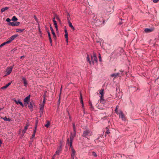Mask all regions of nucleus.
Wrapping results in <instances>:
<instances>
[{
    "label": "nucleus",
    "mask_w": 159,
    "mask_h": 159,
    "mask_svg": "<svg viewBox=\"0 0 159 159\" xmlns=\"http://www.w3.org/2000/svg\"><path fill=\"white\" fill-rule=\"evenodd\" d=\"M22 79L23 80L24 86L25 87H26L28 84V82L26 81V79L25 77H23L22 78Z\"/></svg>",
    "instance_id": "obj_14"
},
{
    "label": "nucleus",
    "mask_w": 159,
    "mask_h": 159,
    "mask_svg": "<svg viewBox=\"0 0 159 159\" xmlns=\"http://www.w3.org/2000/svg\"><path fill=\"white\" fill-rule=\"evenodd\" d=\"M67 21L68 22L69 20V21H70V15L69 13H68L67 14Z\"/></svg>",
    "instance_id": "obj_30"
},
{
    "label": "nucleus",
    "mask_w": 159,
    "mask_h": 159,
    "mask_svg": "<svg viewBox=\"0 0 159 159\" xmlns=\"http://www.w3.org/2000/svg\"><path fill=\"white\" fill-rule=\"evenodd\" d=\"M2 143V141L0 140V146H1Z\"/></svg>",
    "instance_id": "obj_53"
},
{
    "label": "nucleus",
    "mask_w": 159,
    "mask_h": 159,
    "mask_svg": "<svg viewBox=\"0 0 159 159\" xmlns=\"http://www.w3.org/2000/svg\"><path fill=\"white\" fill-rule=\"evenodd\" d=\"M20 24V22L17 21L10 22L9 24V25H11L13 26H18Z\"/></svg>",
    "instance_id": "obj_8"
},
{
    "label": "nucleus",
    "mask_w": 159,
    "mask_h": 159,
    "mask_svg": "<svg viewBox=\"0 0 159 159\" xmlns=\"http://www.w3.org/2000/svg\"><path fill=\"white\" fill-rule=\"evenodd\" d=\"M18 35L17 34H15L10 37L8 39V40L7 41L9 43H11L13 40H14L16 37L18 36Z\"/></svg>",
    "instance_id": "obj_6"
},
{
    "label": "nucleus",
    "mask_w": 159,
    "mask_h": 159,
    "mask_svg": "<svg viewBox=\"0 0 159 159\" xmlns=\"http://www.w3.org/2000/svg\"><path fill=\"white\" fill-rule=\"evenodd\" d=\"M53 22L54 24L57 23V22L55 20H53Z\"/></svg>",
    "instance_id": "obj_50"
},
{
    "label": "nucleus",
    "mask_w": 159,
    "mask_h": 159,
    "mask_svg": "<svg viewBox=\"0 0 159 159\" xmlns=\"http://www.w3.org/2000/svg\"><path fill=\"white\" fill-rule=\"evenodd\" d=\"M14 101L17 104H20L22 107H24V105L23 103L20 101V99L16 100L15 99H14Z\"/></svg>",
    "instance_id": "obj_10"
},
{
    "label": "nucleus",
    "mask_w": 159,
    "mask_h": 159,
    "mask_svg": "<svg viewBox=\"0 0 159 159\" xmlns=\"http://www.w3.org/2000/svg\"><path fill=\"white\" fill-rule=\"evenodd\" d=\"M49 40H50V43H51L52 42V41L51 37H49Z\"/></svg>",
    "instance_id": "obj_45"
},
{
    "label": "nucleus",
    "mask_w": 159,
    "mask_h": 159,
    "mask_svg": "<svg viewBox=\"0 0 159 159\" xmlns=\"http://www.w3.org/2000/svg\"><path fill=\"white\" fill-rule=\"evenodd\" d=\"M103 91H104L103 89H102L100 90V92H99V93H100V94L101 95V96H100V97H103V95H104Z\"/></svg>",
    "instance_id": "obj_21"
},
{
    "label": "nucleus",
    "mask_w": 159,
    "mask_h": 159,
    "mask_svg": "<svg viewBox=\"0 0 159 159\" xmlns=\"http://www.w3.org/2000/svg\"><path fill=\"white\" fill-rule=\"evenodd\" d=\"M35 136V133H33L32 135V137L33 138Z\"/></svg>",
    "instance_id": "obj_47"
},
{
    "label": "nucleus",
    "mask_w": 159,
    "mask_h": 159,
    "mask_svg": "<svg viewBox=\"0 0 159 159\" xmlns=\"http://www.w3.org/2000/svg\"><path fill=\"white\" fill-rule=\"evenodd\" d=\"M50 122L49 121H48L47 124L45 125V126L47 127H48L50 125Z\"/></svg>",
    "instance_id": "obj_32"
},
{
    "label": "nucleus",
    "mask_w": 159,
    "mask_h": 159,
    "mask_svg": "<svg viewBox=\"0 0 159 159\" xmlns=\"http://www.w3.org/2000/svg\"><path fill=\"white\" fill-rule=\"evenodd\" d=\"M92 155L95 157L97 156V155L96 153L94 152H92Z\"/></svg>",
    "instance_id": "obj_34"
},
{
    "label": "nucleus",
    "mask_w": 159,
    "mask_h": 159,
    "mask_svg": "<svg viewBox=\"0 0 159 159\" xmlns=\"http://www.w3.org/2000/svg\"><path fill=\"white\" fill-rule=\"evenodd\" d=\"M72 125H73L74 132L75 133H76V128H75V124L74 123H73Z\"/></svg>",
    "instance_id": "obj_26"
},
{
    "label": "nucleus",
    "mask_w": 159,
    "mask_h": 159,
    "mask_svg": "<svg viewBox=\"0 0 159 159\" xmlns=\"http://www.w3.org/2000/svg\"><path fill=\"white\" fill-rule=\"evenodd\" d=\"M99 61H101V56H100V55L99 56Z\"/></svg>",
    "instance_id": "obj_48"
},
{
    "label": "nucleus",
    "mask_w": 159,
    "mask_h": 159,
    "mask_svg": "<svg viewBox=\"0 0 159 159\" xmlns=\"http://www.w3.org/2000/svg\"><path fill=\"white\" fill-rule=\"evenodd\" d=\"M50 29H51V32H52V34H53V35L54 36H55V33L54 31V30H53V29H52V27H50Z\"/></svg>",
    "instance_id": "obj_28"
},
{
    "label": "nucleus",
    "mask_w": 159,
    "mask_h": 159,
    "mask_svg": "<svg viewBox=\"0 0 159 159\" xmlns=\"http://www.w3.org/2000/svg\"><path fill=\"white\" fill-rule=\"evenodd\" d=\"M44 104H43V105H42L40 106V111L41 114L43 113V109H44Z\"/></svg>",
    "instance_id": "obj_20"
},
{
    "label": "nucleus",
    "mask_w": 159,
    "mask_h": 159,
    "mask_svg": "<svg viewBox=\"0 0 159 159\" xmlns=\"http://www.w3.org/2000/svg\"><path fill=\"white\" fill-rule=\"evenodd\" d=\"M76 133H74L73 134L72 133H71V135L70 138V140L69 141V139H68L67 141V144H69L70 147H71L72 146V143L74 137L75 136Z\"/></svg>",
    "instance_id": "obj_3"
},
{
    "label": "nucleus",
    "mask_w": 159,
    "mask_h": 159,
    "mask_svg": "<svg viewBox=\"0 0 159 159\" xmlns=\"http://www.w3.org/2000/svg\"><path fill=\"white\" fill-rule=\"evenodd\" d=\"M159 1V0H153V2L154 3H157Z\"/></svg>",
    "instance_id": "obj_40"
},
{
    "label": "nucleus",
    "mask_w": 159,
    "mask_h": 159,
    "mask_svg": "<svg viewBox=\"0 0 159 159\" xmlns=\"http://www.w3.org/2000/svg\"><path fill=\"white\" fill-rule=\"evenodd\" d=\"M30 97V95H29V96L26 97L24 100V102H27V103L29 102Z\"/></svg>",
    "instance_id": "obj_13"
},
{
    "label": "nucleus",
    "mask_w": 159,
    "mask_h": 159,
    "mask_svg": "<svg viewBox=\"0 0 159 159\" xmlns=\"http://www.w3.org/2000/svg\"><path fill=\"white\" fill-rule=\"evenodd\" d=\"M24 57V56H22L20 57V58H22L23 57Z\"/></svg>",
    "instance_id": "obj_55"
},
{
    "label": "nucleus",
    "mask_w": 159,
    "mask_h": 159,
    "mask_svg": "<svg viewBox=\"0 0 159 159\" xmlns=\"http://www.w3.org/2000/svg\"><path fill=\"white\" fill-rule=\"evenodd\" d=\"M8 9V7H5L4 8H2L1 9V12L2 13L4 11H5L6 10H7Z\"/></svg>",
    "instance_id": "obj_23"
},
{
    "label": "nucleus",
    "mask_w": 159,
    "mask_h": 159,
    "mask_svg": "<svg viewBox=\"0 0 159 159\" xmlns=\"http://www.w3.org/2000/svg\"><path fill=\"white\" fill-rule=\"evenodd\" d=\"M123 71L120 70L117 73L111 74L110 75V77L113 78V79H114L117 77H121L123 75Z\"/></svg>",
    "instance_id": "obj_2"
},
{
    "label": "nucleus",
    "mask_w": 159,
    "mask_h": 159,
    "mask_svg": "<svg viewBox=\"0 0 159 159\" xmlns=\"http://www.w3.org/2000/svg\"><path fill=\"white\" fill-rule=\"evenodd\" d=\"M122 24V23L121 22H120V23H119V24L120 25H121Z\"/></svg>",
    "instance_id": "obj_58"
},
{
    "label": "nucleus",
    "mask_w": 159,
    "mask_h": 159,
    "mask_svg": "<svg viewBox=\"0 0 159 159\" xmlns=\"http://www.w3.org/2000/svg\"><path fill=\"white\" fill-rule=\"evenodd\" d=\"M28 125H26L25 126L24 129L22 131V134L23 135H24V134L25 133L27 129H28Z\"/></svg>",
    "instance_id": "obj_18"
},
{
    "label": "nucleus",
    "mask_w": 159,
    "mask_h": 159,
    "mask_svg": "<svg viewBox=\"0 0 159 159\" xmlns=\"http://www.w3.org/2000/svg\"><path fill=\"white\" fill-rule=\"evenodd\" d=\"M56 155V154L55 153L54 154V155L52 157V159H54L55 158Z\"/></svg>",
    "instance_id": "obj_42"
},
{
    "label": "nucleus",
    "mask_w": 159,
    "mask_h": 159,
    "mask_svg": "<svg viewBox=\"0 0 159 159\" xmlns=\"http://www.w3.org/2000/svg\"><path fill=\"white\" fill-rule=\"evenodd\" d=\"M34 19H35V20L37 21H38V19H37V18L36 17V16H34Z\"/></svg>",
    "instance_id": "obj_43"
},
{
    "label": "nucleus",
    "mask_w": 159,
    "mask_h": 159,
    "mask_svg": "<svg viewBox=\"0 0 159 159\" xmlns=\"http://www.w3.org/2000/svg\"><path fill=\"white\" fill-rule=\"evenodd\" d=\"M75 153H72L71 156L72 158H74V157L75 156Z\"/></svg>",
    "instance_id": "obj_41"
},
{
    "label": "nucleus",
    "mask_w": 159,
    "mask_h": 159,
    "mask_svg": "<svg viewBox=\"0 0 159 159\" xmlns=\"http://www.w3.org/2000/svg\"><path fill=\"white\" fill-rule=\"evenodd\" d=\"M53 20H55V18L54 17L53 18Z\"/></svg>",
    "instance_id": "obj_61"
},
{
    "label": "nucleus",
    "mask_w": 159,
    "mask_h": 159,
    "mask_svg": "<svg viewBox=\"0 0 159 159\" xmlns=\"http://www.w3.org/2000/svg\"><path fill=\"white\" fill-rule=\"evenodd\" d=\"M154 30V29L152 28H145L144 30V31L147 33H148L151 32L152 31Z\"/></svg>",
    "instance_id": "obj_11"
},
{
    "label": "nucleus",
    "mask_w": 159,
    "mask_h": 159,
    "mask_svg": "<svg viewBox=\"0 0 159 159\" xmlns=\"http://www.w3.org/2000/svg\"><path fill=\"white\" fill-rule=\"evenodd\" d=\"M107 134H109L110 133V132L109 130H107L106 132Z\"/></svg>",
    "instance_id": "obj_49"
},
{
    "label": "nucleus",
    "mask_w": 159,
    "mask_h": 159,
    "mask_svg": "<svg viewBox=\"0 0 159 159\" xmlns=\"http://www.w3.org/2000/svg\"><path fill=\"white\" fill-rule=\"evenodd\" d=\"M48 34L49 38V37H51L50 34V33L49 32H48Z\"/></svg>",
    "instance_id": "obj_46"
},
{
    "label": "nucleus",
    "mask_w": 159,
    "mask_h": 159,
    "mask_svg": "<svg viewBox=\"0 0 159 159\" xmlns=\"http://www.w3.org/2000/svg\"><path fill=\"white\" fill-rule=\"evenodd\" d=\"M71 150H72V153H75V150L72 147H71Z\"/></svg>",
    "instance_id": "obj_35"
},
{
    "label": "nucleus",
    "mask_w": 159,
    "mask_h": 159,
    "mask_svg": "<svg viewBox=\"0 0 159 159\" xmlns=\"http://www.w3.org/2000/svg\"><path fill=\"white\" fill-rule=\"evenodd\" d=\"M11 82H10L8 83L5 86H3L2 87L1 89H6L11 84Z\"/></svg>",
    "instance_id": "obj_16"
},
{
    "label": "nucleus",
    "mask_w": 159,
    "mask_h": 159,
    "mask_svg": "<svg viewBox=\"0 0 159 159\" xmlns=\"http://www.w3.org/2000/svg\"><path fill=\"white\" fill-rule=\"evenodd\" d=\"M118 114H119L120 117L121 118L122 120L125 121L126 120L125 118L123 113L120 111Z\"/></svg>",
    "instance_id": "obj_9"
},
{
    "label": "nucleus",
    "mask_w": 159,
    "mask_h": 159,
    "mask_svg": "<svg viewBox=\"0 0 159 159\" xmlns=\"http://www.w3.org/2000/svg\"><path fill=\"white\" fill-rule=\"evenodd\" d=\"M54 25L55 27L56 28V30H57V23L54 24Z\"/></svg>",
    "instance_id": "obj_36"
},
{
    "label": "nucleus",
    "mask_w": 159,
    "mask_h": 159,
    "mask_svg": "<svg viewBox=\"0 0 159 159\" xmlns=\"http://www.w3.org/2000/svg\"><path fill=\"white\" fill-rule=\"evenodd\" d=\"M68 24H69V26L71 28V29L73 30H75V28L74 27V26H73L72 24L70 22V21H69V20L68 21Z\"/></svg>",
    "instance_id": "obj_17"
},
{
    "label": "nucleus",
    "mask_w": 159,
    "mask_h": 159,
    "mask_svg": "<svg viewBox=\"0 0 159 159\" xmlns=\"http://www.w3.org/2000/svg\"><path fill=\"white\" fill-rule=\"evenodd\" d=\"M61 89H60V95L61 94Z\"/></svg>",
    "instance_id": "obj_59"
},
{
    "label": "nucleus",
    "mask_w": 159,
    "mask_h": 159,
    "mask_svg": "<svg viewBox=\"0 0 159 159\" xmlns=\"http://www.w3.org/2000/svg\"><path fill=\"white\" fill-rule=\"evenodd\" d=\"M6 20L7 21V22H10L11 21V20L10 19H9V18H7V19H6Z\"/></svg>",
    "instance_id": "obj_39"
},
{
    "label": "nucleus",
    "mask_w": 159,
    "mask_h": 159,
    "mask_svg": "<svg viewBox=\"0 0 159 159\" xmlns=\"http://www.w3.org/2000/svg\"><path fill=\"white\" fill-rule=\"evenodd\" d=\"M72 159H74V158H72Z\"/></svg>",
    "instance_id": "obj_62"
},
{
    "label": "nucleus",
    "mask_w": 159,
    "mask_h": 159,
    "mask_svg": "<svg viewBox=\"0 0 159 159\" xmlns=\"http://www.w3.org/2000/svg\"><path fill=\"white\" fill-rule=\"evenodd\" d=\"M61 146L60 145L59 147L57 149V151L55 153V154H57L58 155H59L60 153L61 152Z\"/></svg>",
    "instance_id": "obj_12"
},
{
    "label": "nucleus",
    "mask_w": 159,
    "mask_h": 159,
    "mask_svg": "<svg viewBox=\"0 0 159 159\" xmlns=\"http://www.w3.org/2000/svg\"><path fill=\"white\" fill-rule=\"evenodd\" d=\"M27 104H28V107L31 111H32L33 107L32 103L30 102H29L27 103Z\"/></svg>",
    "instance_id": "obj_15"
},
{
    "label": "nucleus",
    "mask_w": 159,
    "mask_h": 159,
    "mask_svg": "<svg viewBox=\"0 0 159 159\" xmlns=\"http://www.w3.org/2000/svg\"><path fill=\"white\" fill-rule=\"evenodd\" d=\"M80 101H81V104H82V107H84V104H83V100H82V94H81V93H80Z\"/></svg>",
    "instance_id": "obj_24"
},
{
    "label": "nucleus",
    "mask_w": 159,
    "mask_h": 159,
    "mask_svg": "<svg viewBox=\"0 0 159 159\" xmlns=\"http://www.w3.org/2000/svg\"><path fill=\"white\" fill-rule=\"evenodd\" d=\"M107 11L108 12H109V13L111 12V11H108V10H107Z\"/></svg>",
    "instance_id": "obj_56"
},
{
    "label": "nucleus",
    "mask_w": 159,
    "mask_h": 159,
    "mask_svg": "<svg viewBox=\"0 0 159 159\" xmlns=\"http://www.w3.org/2000/svg\"><path fill=\"white\" fill-rule=\"evenodd\" d=\"M25 30V29H16V31L18 33H21L23 32Z\"/></svg>",
    "instance_id": "obj_19"
},
{
    "label": "nucleus",
    "mask_w": 159,
    "mask_h": 159,
    "mask_svg": "<svg viewBox=\"0 0 159 159\" xmlns=\"http://www.w3.org/2000/svg\"><path fill=\"white\" fill-rule=\"evenodd\" d=\"M91 60L90 59V57L88 55L87 57V61L90 64L93 65L95 63L97 62L98 59L95 53H93V55H91L90 56Z\"/></svg>",
    "instance_id": "obj_1"
},
{
    "label": "nucleus",
    "mask_w": 159,
    "mask_h": 159,
    "mask_svg": "<svg viewBox=\"0 0 159 159\" xmlns=\"http://www.w3.org/2000/svg\"><path fill=\"white\" fill-rule=\"evenodd\" d=\"M45 95H46V94H45Z\"/></svg>",
    "instance_id": "obj_63"
},
{
    "label": "nucleus",
    "mask_w": 159,
    "mask_h": 159,
    "mask_svg": "<svg viewBox=\"0 0 159 159\" xmlns=\"http://www.w3.org/2000/svg\"><path fill=\"white\" fill-rule=\"evenodd\" d=\"M66 39V41L67 43L68 42V38H67V39Z\"/></svg>",
    "instance_id": "obj_54"
},
{
    "label": "nucleus",
    "mask_w": 159,
    "mask_h": 159,
    "mask_svg": "<svg viewBox=\"0 0 159 159\" xmlns=\"http://www.w3.org/2000/svg\"><path fill=\"white\" fill-rule=\"evenodd\" d=\"M116 53V51H114V52H113L112 53H111V55L112 56H113V55L114 54H115Z\"/></svg>",
    "instance_id": "obj_44"
},
{
    "label": "nucleus",
    "mask_w": 159,
    "mask_h": 159,
    "mask_svg": "<svg viewBox=\"0 0 159 159\" xmlns=\"http://www.w3.org/2000/svg\"><path fill=\"white\" fill-rule=\"evenodd\" d=\"M8 44V43L7 41H6L5 42L3 43H2V44H1L0 45V48L2 47V46H4V45H5V44Z\"/></svg>",
    "instance_id": "obj_29"
},
{
    "label": "nucleus",
    "mask_w": 159,
    "mask_h": 159,
    "mask_svg": "<svg viewBox=\"0 0 159 159\" xmlns=\"http://www.w3.org/2000/svg\"><path fill=\"white\" fill-rule=\"evenodd\" d=\"M13 66H10V67H7L6 70V75L5 76L8 75L11 73L12 72Z\"/></svg>",
    "instance_id": "obj_5"
},
{
    "label": "nucleus",
    "mask_w": 159,
    "mask_h": 159,
    "mask_svg": "<svg viewBox=\"0 0 159 159\" xmlns=\"http://www.w3.org/2000/svg\"><path fill=\"white\" fill-rule=\"evenodd\" d=\"M65 32L66 33H67V31L66 29L65 30Z\"/></svg>",
    "instance_id": "obj_51"
},
{
    "label": "nucleus",
    "mask_w": 159,
    "mask_h": 159,
    "mask_svg": "<svg viewBox=\"0 0 159 159\" xmlns=\"http://www.w3.org/2000/svg\"><path fill=\"white\" fill-rule=\"evenodd\" d=\"M107 45L108 46V47H110V45L109 44H107Z\"/></svg>",
    "instance_id": "obj_57"
},
{
    "label": "nucleus",
    "mask_w": 159,
    "mask_h": 159,
    "mask_svg": "<svg viewBox=\"0 0 159 159\" xmlns=\"http://www.w3.org/2000/svg\"><path fill=\"white\" fill-rule=\"evenodd\" d=\"M118 107V106H117L116 107L115 110V111L116 114H119V113L118 112V110H117Z\"/></svg>",
    "instance_id": "obj_33"
},
{
    "label": "nucleus",
    "mask_w": 159,
    "mask_h": 159,
    "mask_svg": "<svg viewBox=\"0 0 159 159\" xmlns=\"http://www.w3.org/2000/svg\"><path fill=\"white\" fill-rule=\"evenodd\" d=\"M11 20L13 21H17L18 20V19L16 17V16H13Z\"/></svg>",
    "instance_id": "obj_27"
},
{
    "label": "nucleus",
    "mask_w": 159,
    "mask_h": 159,
    "mask_svg": "<svg viewBox=\"0 0 159 159\" xmlns=\"http://www.w3.org/2000/svg\"><path fill=\"white\" fill-rule=\"evenodd\" d=\"M100 103L102 104H104L105 102V101L103 98V97H101Z\"/></svg>",
    "instance_id": "obj_22"
},
{
    "label": "nucleus",
    "mask_w": 159,
    "mask_h": 159,
    "mask_svg": "<svg viewBox=\"0 0 159 159\" xmlns=\"http://www.w3.org/2000/svg\"><path fill=\"white\" fill-rule=\"evenodd\" d=\"M2 119L6 121H10L11 120L10 119L7 118L6 117L3 118Z\"/></svg>",
    "instance_id": "obj_25"
},
{
    "label": "nucleus",
    "mask_w": 159,
    "mask_h": 159,
    "mask_svg": "<svg viewBox=\"0 0 159 159\" xmlns=\"http://www.w3.org/2000/svg\"><path fill=\"white\" fill-rule=\"evenodd\" d=\"M2 108H0V111L1 110H2Z\"/></svg>",
    "instance_id": "obj_60"
},
{
    "label": "nucleus",
    "mask_w": 159,
    "mask_h": 159,
    "mask_svg": "<svg viewBox=\"0 0 159 159\" xmlns=\"http://www.w3.org/2000/svg\"><path fill=\"white\" fill-rule=\"evenodd\" d=\"M55 18H56V19L60 23H61V21L58 16L56 15H55Z\"/></svg>",
    "instance_id": "obj_31"
},
{
    "label": "nucleus",
    "mask_w": 159,
    "mask_h": 159,
    "mask_svg": "<svg viewBox=\"0 0 159 159\" xmlns=\"http://www.w3.org/2000/svg\"><path fill=\"white\" fill-rule=\"evenodd\" d=\"M102 19H99L97 20L95 23H96V25H101L102 24H104L105 23V21L103 20L102 22ZM95 23V22H94Z\"/></svg>",
    "instance_id": "obj_7"
},
{
    "label": "nucleus",
    "mask_w": 159,
    "mask_h": 159,
    "mask_svg": "<svg viewBox=\"0 0 159 159\" xmlns=\"http://www.w3.org/2000/svg\"><path fill=\"white\" fill-rule=\"evenodd\" d=\"M36 132V129H34V133H35V134Z\"/></svg>",
    "instance_id": "obj_52"
},
{
    "label": "nucleus",
    "mask_w": 159,
    "mask_h": 159,
    "mask_svg": "<svg viewBox=\"0 0 159 159\" xmlns=\"http://www.w3.org/2000/svg\"><path fill=\"white\" fill-rule=\"evenodd\" d=\"M44 96V99L43 101V103L44 104L45 102V97L44 95H43Z\"/></svg>",
    "instance_id": "obj_37"
},
{
    "label": "nucleus",
    "mask_w": 159,
    "mask_h": 159,
    "mask_svg": "<svg viewBox=\"0 0 159 159\" xmlns=\"http://www.w3.org/2000/svg\"><path fill=\"white\" fill-rule=\"evenodd\" d=\"M92 135V133L91 132L90 130L89 129H86L84 131L83 134H82V136L83 137H85L87 138L88 139V137Z\"/></svg>",
    "instance_id": "obj_4"
},
{
    "label": "nucleus",
    "mask_w": 159,
    "mask_h": 159,
    "mask_svg": "<svg viewBox=\"0 0 159 159\" xmlns=\"http://www.w3.org/2000/svg\"><path fill=\"white\" fill-rule=\"evenodd\" d=\"M65 36V37L66 39H67V38H68V33H66Z\"/></svg>",
    "instance_id": "obj_38"
}]
</instances>
